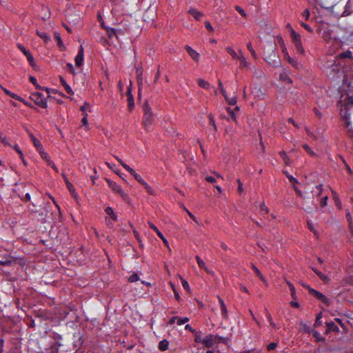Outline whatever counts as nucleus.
Listing matches in <instances>:
<instances>
[{
	"mask_svg": "<svg viewBox=\"0 0 353 353\" xmlns=\"http://www.w3.org/2000/svg\"><path fill=\"white\" fill-rule=\"evenodd\" d=\"M195 258L200 268L203 269L207 273H211L209 269L205 266V262L199 256H196Z\"/></svg>",
	"mask_w": 353,
	"mask_h": 353,
	"instance_id": "b1692460",
	"label": "nucleus"
},
{
	"mask_svg": "<svg viewBox=\"0 0 353 353\" xmlns=\"http://www.w3.org/2000/svg\"><path fill=\"white\" fill-rule=\"evenodd\" d=\"M276 347H277V343H271L269 345H268L267 350L268 351H271V350H274Z\"/></svg>",
	"mask_w": 353,
	"mask_h": 353,
	"instance_id": "e2e57ef3",
	"label": "nucleus"
},
{
	"mask_svg": "<svg viewBox=\"0 0 353 353\" xmlns=\"http://www.w3.org/2000/svg\"><path fill=\"white\" fill-rule=\"evenodd\" d=\"M32 208L29 206V210H30V212L31 213H33V214H34V213H39V215L41 216V220H42L43 222H47V221H48V220H47V219H46V214L44 216V214H43V212H40L39 210H37L36 209V208H35L36 206H35V205H34V203H32Z\"/></svg>",
	"mask_w": 353,
	"mask_h": 353,
	"instance_id": "aec40b11",
	"label": "nucleus"
},
{
	"mask_svg": "<svg viewBox=\"0 0 353 353\" xmlns=\"http://www.w3.org/2000/svg\"><path fill=\"white\" fill-rule=\"evenodd\" d=\"M107 34L110 39H112L114 37L117 38V30L114 28H105Z\"/></svg>",
	"mask_w": 353,
	"mask_h": 353,
	"instance_id": "c756f323",
	"label": "nucleus"
},
{
	"mask_svg": "<svg viewBox=\"0 0 353 353\" xmlns=\"http://www.w3.org/2000/svg\"><path fill=\"white\" fill-rule=\"evenodd\" d=\"M327 199H328V197L327 196H325L321 199L320 204H321V207H325L327 205Z\"/></svg>",
	"mask_w": 353,
	"mask_h": 353,
	"instance_id": "774afa93",
	"label": "nucleus"
},
{
	"mask_svg": "<svg viewBox=\"0 0 353 353\" xmlns=\"http://www.w3.org/2000/svg\"><path fill=\"white\" fill-rule=\"evenodd\" d=\"M341 58H352V52L350 50H347L345 52H342L340 54L339 56Z\"/></svg>",
	"mask_w": 353,
	"mask_h": 353,
	"instance_id": "de8ad7c7",
	"label": "nucleus"
},
{
	"mask_svg": "<svg viewBox=\"0 0 353 353\" xmlns=\"http://www.w3.org/2000/svg\"><path fill=\"white\" fill-rule=\"evenodd\" d=\"M226 341V338L214 334H208L204 338L203 345L208 348H210L214 345L219 344L221 343H225Z\"/></svg>",
	"mask_w": 353,
	"mask_h": 353,
	"instance_id": "7ed1b4c3",
	"label": "nucleus"
},
{
	"mask_svg": "<svg viewBox=\"0 0 353 353\" xmlns=\"http://www.w3.org/2000/svg\"><path fill=\"white\" fill-rule=\"evenodd\" d=\"M228 103L230 105H234L236 103V97H234L230 99L228 97V100H226Z\"/></svg>",
	"mask_w": 353,
	"mask_h": 353,
	"instance_id": "13d9d810",
	"label": "nucleus"
},
{
	"mask_svg": "<svg viewBox=\"0 0 353 353\" xmlns=\"http://www.w3.org/2000/svg\"><path fill=\"white\" fill-rule=\"evenodd\" d=\"M285 57L288 60V61L290 64L292 65L293 66L296 67V62L289 56V54H288L287 52L285 54Z\"/></svg>",
	"mask_w": 353,
	"mask_h": 353,
	"instance_id": "09e8293b",
	"label": "nucleus"
},
{
	"mask_svg": "<svg viewBox=\"0 0 353 353\" xmlns=\"http://www.w3.org/2000/svg\"><path fill=\"white\" fill-rule=\"evenodd\" d=\"M266 311V316H267V318L270 323V325L273 327H275L276 325L274 323L273 321H272V318L270 315V314L268 312V311L267 310H265Z\"/></svg>",
	"mask_w": 353,
	"mask_h": 353,
	"instance_id": "bf43d9fd",
	"label": "nucleus"
},
{
	"mask_svg": "<svg viewBox=\"0 0 353 353\" xmlns=\"http://www.w3.org/2000/svg\"><path fill=\"white\" fill-rule=\"evenodd\" d=\"M303 148L307 151L311 156H315V152L309 147L307 144L303 145Z\"/></svg>",
	"mask_w": 353,
	"mask_h": 353,
	"instance_id": "864d4df0",
	"label": "nucleus"
},
{
	"mask_svg": "<svg viewBox=\"0 0 353 353\" xmlns=\"http://www.w3.org/2000/svg\"><path fill=\"white\" fill-rule=\"evenodd\" d=\"M205 181L210 183H214L216 181V179L213 176H205Z\"/></svg>",
	"mask_w": 353,
	"mask_h": 353,
	"instance_id": "338daca9",
	"label": "nucleus"
},
{
	"mask_svg": "<svg viewBox=\"0 0 353 353\" xmlns=\"http://www.w3.org/2000/svg\"><path fill=\"white\" fill-rule=\"evenodd\" d=\"M326 325L327 327V331H333L336 332H339V327L333 321L327 322Z\"/></svg>",
	"mask_w": 353,
	"mask_h": 353,
	"instance_id": "cd10ccee",
	"label": "nucleus"
},
{
	"mask_svg": "<svg viewBox=\"0 0 353 353\" xmlns=\"http://www.w3.org/2000/svg\"><path fill=\"white\" fill-rule=\"evenodd\" d=\"M321 317H322V313L319 312L316 316V321H315V323L314 325V327H318L319 325H320L321 324Z\"/></svg>",
	"mask_w": 353,
	"mask_h": 353,
	"instance_id": "603ef678",
	"label": "nucleus"
},
{
	"mask_svg": "<svg viewBox=\"0 0 353 353\" xmlns=\"http://www.w3.org/2000/svg\"><path fill=\"white\" fill-rule=\"evenodd\" d=\"M115 159L119 162V163L122 165V167L128 171V168H130L128 165H127L126 163H125L121 159H119V157H114Z\"/></svg>",
	"mask_w": 353,
	"mask_h": 353,
	"instance_id": "4d7b16f0",
	"label": "nucleus"
},
{
	"mask_svg": "<svg viewBox=\"0 0 353 353\" xmlns=\"http://www.w3.org/2000/svg\"><path fill=\"white\" fill-rule=\"evenodd\" d=\"M225 50L234 59H238L239 57H240L231 47H227Z\"/></svg>",
	"mask_w": 353,
	"mask_h": 353,
	"instance_id": "e433bc0d",
	"label": "nucleus"
},
{
	"mask_svg": "<svg viewBox=\"0 0 353 353\" xmlns=\"http://www.w3.org/2000/svg\"><path fill=\"white\" fill-rule=\"evenodd\" d=\"M252 268L256 273V274L259 276V278L265 284H267V281L265 280V277L263 276V274L261 273L259 270L256 268V266L252 263Z\"/></svg>",
	"mask_w": 353,
	"mask_h": 353,
	"instance_id": "393cba45",
	"label": "nucleus"
},
{
	"mask_svg": "<svg viewBox=\"0 0 353 353\" xmlns=\"http://www.w3.org/2000/svg\"><path fill=\"white\" fill-rule=\"evenodd\" d=\"M13 262L16 263L17 262L19 264L21 265L23 262V259L21 258H15L12 256H8V259L6 261H0V265H10Z\"/></svg>",
	"mask_w": 353,
	"mask_h": 353,
	"instance_id": "9b49d317",
	"label": "nucleus"
},
{
	"mask_svg": "<svg viewBox=\"0 0 353 353\" xmlns=\"http://www.w3.org/2000/svg\"><path fill=\"white\" fill-rule=\"evenodd\" d=\"M17 47L26 57L30 65L34 67L35 64H34V57L32 55V54L28 50H27L23 46H22L20 43L17 44Z\"/></svg>",
	"mask_w": 353,
	"mask_h": 353,
	"instance_id": "1a4fd4ad",
	"label": "nucleus"
},
{
	"mask_svg": "<svg viewBox=\"0 0 353 353\" xmlns=\"http://www.w3.org/2000/svg\"><path fill=\"white\" fill-rule=\"evenodd\" d=\"M37 34L46 43L50 40L48 35L45 32L37 30Z\"/></svg>",
	"mask_w": 353,
	"mask_h": 353,
	"instance_id": "f704fd0d",
	"label": "nucleus"
},
{
	"mask_svg": "<svg viewBox=\"0 0 353 353\" xmlns=\"http://www.w3.org/2000/svg\"><path fill=\"white\" fill-rule=\"evenodd\" d=\"M295 48H296V50L298 52H299L300 54H304V49L303 48V46H302V43H301V41H299V42H295V43H293Z\"/></svg>",
	"mask_w": 353,
	"mask_h": 353,
	"instance_id": "c9c22d12",
	"label": "nucleus"
},
{
	"mask_svg": "<svg viewBox=\"0 0 353 353\" xmlns=\"http://www.w3.org/2000/svg\"><path fill=\"white\" fill-rule=\"evenodd\" d=\"M208 119H209V121H210V124L213 126L214 130L216 132L217 130V128H216V125L215 124V121H214V117H213L212 114H210L208 115Z\"/></svg>",
	"mask_w": 353,
	"mask_h": 353,
	"instance_id": "3c124183",
	"label": "nucleus"
},
{
	"mask_svg": "<svg viewBox=\"0 0 353 353\" xmlns=\"http://www.w3.org/2000/svg\"><path fill=\"white\" fill-rule=\"evenodd\" d=\"M293 43L301 41V36L299 34L296 33L294 29H291V34H290Z\"/></svg>",
	"mask_w": 353,
	"mask_h": 353,
	"instance_id": "c85d7f7f",
	"label": "nucleus"
},
{
	"mask_svg": "<svg viewBox=\"0 0 353 353\" xmlns=\"http://www.w3.org/2000/svg\"><path fill=\"white\" fill-rule=\"evenodd\" d=\"M148 225H149V227L152 229L157 234V236L161 239V240L163 241V243L165 245H166V247L170 250V248L169 246V244H168V241H167V239L164 237V236L163 235V234L159 230V229L150 221H148Z\"/></svg>",
	"mask_w": 353,
	"mask_h": 353,
	"instance_id": "9d476101",
	"label": "nucleus"
},
{
	"mask_svg": "<svg viewBox=\"0 0 353 353\" xmlns=\"http://www.w3.org/2000/svg\"><path fill=\"white\" fill-rule=\"evenodd\" d=\"M188 13H190L193 17L197 20H201V17L203 16V14L196 9L191 8L188 10Z\"/></svg>",
	"mask_w": 353,
	"mask_h": 353,
	"instance_id": "412c9836",
	"label": "nucleus"
},
{
	"mask_svg": "<svg viewBox=\"0 0 353 353\" xmlns=\"http://www.w3.org/2000/svg\"><path fill=\"white\" fill-rule=\"evenodd\" d=\"M260 210L261 212H264L265 214H268L269 212V210H268V207L265 205L264 203H262L260 205Z\"/></svg>",
	"mask_w": 353,
	"mask_h": 353,
	"instance_id": "680f3d73",
	"label": "nucleus"
},
{
	"mask_svg": "<svg viewBox=\"0 0 353 353\" xmlns=\"http://www.w3.org/2000/svg\"><path fill=\"white\" fill-rule=\"evenodd\" d=\"M143 72L140 71L139 72L137 71V83H138V98L140 99L141 97V90H142V86H143Z\"/></svg>",
	"mask_w": 353,
	"mask_h": 353,
	"instance_id": "2eb2a0df",
	"label": "nucleus"
},
{
	"mask_svg": "<svg viewBox=\"0 0 353 353\" xmlns=\"http://www.w3.org/2000/svg\"><path fill=\"white\" fill-rule=\"evenodd\" d=\"M332 33L333 31L330 28H326L323 30L322 37L325 41H329L332 39Z\"/></svg>",
	"mask_w": 353,
	"mask_h": 353,
	"instance_id": "a211bd4d",
	"label": "nucleus"
},
{
	"mask_svg": "<svg viewBox=\"0 0 353 353\" xmlns=\"http://www.w3.org/2000/svg\"><path fill=\"white\" fill-rule=\"evenodd\" d=\"M283 173L285 174L286 177L288 179V180L292 183V185H293V188L296 192V194L300 196L303 197V194L301 191L296 186V184L299 183L298 180L292 176V175L289 174L288 172L284 171Z\"/></svg>",
	"mask_w": 353,
	"mask_h": 353,
	"instance_id": "0eeeda50",
	"label": "nucleus"
},
{
	"mask_svg": "<svg viewBox=\"0 0 353 353\" xmlns=\"http://www.w3.org/2000/svg\"><path fill=\"white\" fill-rule=\"evenodd\" d=\"M66 67H67L68 71L70 73H72L73 75H74L75 72H74V67H73L72 64L68 63H67Z\"/></svg>",
	"mask_w": 353,
	"mask_h": 353,
	"instance_id": "69168bd1",
	"label": "nucleus"
},
{
	"mask_svg": "<svg viewBox=\"0 0 353 353\" xmlns=\"http://www.w3.org/2000/svg\"><path fill=\"white\" fill-rule=\"evenodd\" d=\"M2 90L5 92L6 94L8 95L9 97L16 99V100H21V97L18 96L17 94L10 92L8 89L5 88H2Z\"/></svg>",
	"mask_w": 353,
	"mask_h": 353,
	"instance_id": "473e14b6",
	"label": "nucleus"
},
{
	"mask_svg": "<svg viewBox=\"0 0 353 353\" xmlns=\"http://www.w3.org/2000/svg\"><path fill=\"white\" fill-rule=\"evenodd\" d=\"M238 59L240 60L239 67L241 68H244L248 66L249 63L246 61L245 58L243 55H241Z\"/></svg>",
	"mask_w": 353,
	"mask_h": 353,
	"instance_id": "58836bf2",
	"label": "nucleus"
},
{
	"mask_svg": "<svg viewBox=\"0 0 353 353\" xmlns=\"http://www.w3.org/2000/svg\"><path fill=\"white\" fill-rule=\"evenodd\" d=\"M139 280V276L137 273H133L128 278V281L130 283H134Z\"/></svg>",
	"mask_w": 353,
	"mask_h": 353,
	"instance_id": "49530a36",
	"label": "nucleus"
},
{
	"mask_svg": "<svg viewBox=\"0 0 353 353\" xmlns=\"http://www.w3.org/2000/svg\"><path fill=\"white\" fill-rule=\"evenodd\" d=\"M217 298H218L219 302L220 305H221V310L222 315H223V316L224 318L227 319L228 318V311H227V309H226V306H225L223 301L222 300V299L219 296H217Z\"/></svg>",
	"mask_w": 353,
	"mask_h": 353,
	"instance_id": "4be33fe9",
	"label": "nucleus"
},
{
	"mask_svg": "<svg viewBox=\"0 0 353 353\" xmlns=\"http://www.w3.org/2000/svg\"><path fill=\"white\" fill-rule=\"evenodd\" d=\"M29 79H30V81L31 83H32L35 85V87H36V88H37V89L46 90V92L48 93V96H47V97H48V98H50V97H51L49 95L50 90L49 88H44V87H41V85H39L37 83V79H36V78H35V77H32V76H30V78H29Z\"/></svg>",
	"mask_w": 353,
	"mask_h": 353,
	"instance_id": "f3484780",
	"label": "nucleus"
},
{
	"mask_svg": "<svg viewBox=\"0 0 353 353\" xmlns=\"http://www.w3.org/2000/svg\"><path fill=\"white\" fill-rule=\"evenodd\" d=\"M128 172L132 174L134 178L140 183L141 184L145 189L146 190L147 192L152 196H156V193L154 190L150 187L142 178L140 175H139L132 168H128Z\"/></svg>",
	"mask_w": 353,
	"mask_h": 353,
	"instance_id": "20e7f679",
	"label": "nucleus"
},
{
	"mask_svg": "<svg viewBox=\"0 0 353 353\" xmlns=\"http://www.w3.org/2000/svg\"><path fill=\"white\" fill-rule=\"evenodd\" d=\"M185 49L193 60H194L196 62L199 61L200 55L196 50H193L189 46H185Z\"/></svg>",
	"mask_w": 353,
	"mask_h": 353,
	"instance_id": "4468645a",
	"label": "nucleus"
},
{
	"mask_svg": "<svg viewBox=\"0 0 353 353\" xmlns=\"http://www.w3.org/2000/svg\"><path fill=\"white\" fill-rule=\"evenodd\" d=\"M59 79H60V82H61V85L64 87L67 93H68L69 94H73L74 92H73L72 90L71 89L70 85L67 83V82L63 79V77L60 76Z\"/></svg>",
	"mask_w": 353,
	"mask_h": 353,
	"instance_id": "5701e85b",
	"label": "nucleus"
},
{
	"mask_svg": "<svg viewBox=\"0 0 353 353\" xmlns=\"http://www.w3.org/2000/svg\"><path fill=\"white\" fill-rule=\"evenodd\" d=\"M119 194L121 196L124 201L129 204L131 203V199H130L128 194L125 193L123 190Z\"/></svg>",
	"mask_w": 353,
	"mask_h": 353,
	"instance_id": "c03bdc74",
	"label": "nucleus"
},
{
	"mask_svg": "<svg viewBox=\"0 0 353 353\" xmlns=\"http://www.w3.org/2000/svg\"><path fill=\"white\" fill-rule=\"evenodd\" d=\"M105 212L107 214L110 215L111 216V218L114 221H117V216L116 214H114V212H113V210L112 208L110 207H107L105 209Z\"/></svg>",
	"mask_w": 353,
	"mask_h": 353,
	"instance_id": "72a5a7b5",
	"label": "nucleus"
},
{
	"mask_svg": "<svg viewBox=\"0 0 353 353\" xmlns=\"http://www.w3.org/2000/svg\"><path fill=\"white\" fill-rule=\"evenodd\" d=\"M194 341L197 343H202L203 345L204 338L201 336V332H197L194 334Z\"/></svg>",
	"mask_w": 353,
	"mask_h": 353,
	"instance_id": "2f4dec72",
	"label": "nucleus"
},
{
	"mask_svg": "<svg viewBox=\"0 0 353 353\" xmlns=\"http://www.w3.org/2000/svg\"><path fill=\"white\" fill-rule=\"evenodd\" d=\"M341 105L340 108V116L343 120L345 121V125L346 128H349L350 122L349 121L350 110L353 108V97L347 96L343 100H341L339 105Z\"/></svg>",
	"mask_w": 353,
	"mask_h": 353,
	"instance_id": "f257e3e1",
	"label": "nucleus"
},
{
	"mask_svg": "<svg viewBox=\"0 0 353 353\" xmlns=\"http://www.w3.org/2000/svg\"><path fill=\"white\" fill-rule=\"evenodd\" d=\"M41 157L43 159H44L48 163H49V161H50V159H49V157L48 155V154L46 152H41Z\"/></svg>",
	"mask_w": 353,
	"mask_h": 353,
	"instance_id": "0e129e2a",
	"label": "nucleus"
},
{
	"mask_svg": "<svg viewBox=\"0 0 353 353\" xmlns=\"http://www.w3.org/2000/svg\"><path fill=\"white\" fill-rule=\"evenodd\" d=\"M127 101H128V106L129 111H132L133 108H134V97L132 94V83H130V85L128 88L127 92Z\"/></svg>",
	"mask_w": 353,
	"mask_h": 353,
	"instance_id": "6e6552de",
	"label": "nucleus"
},
{
	"mask_svg": "<svg viewBox=\"0 0 353 353\" xmlns=\"http://www.w3.org/2000/svg\"><path fill=\"white\" fill-rule=\"evenodd\" d=\"M286 283L289 286L292 299H296V296L295 288H294V285H292V283H290L288 281H286Z\"/></svg>",
	"mask_w": 353,
	"mask_h": 353,
	"instance_id": "4c0bfd02",
	"label": "nucleus"
},
{
	"mask_svg": "<svg viewBox=\"0 0 353 353\" xmlns=\"http://www.w3.org/2000/svg\"><path fill=\"white\" fill-rule=\"evenodd\" d=\"M62 176L64 179V181L65 182V184L67 185V188H68V190L70 191V192L71 193V194L72 195L74 199L77 200L78 196H77V192H75V189H74V186L68 181V179H67L66 176H65V174L64 173H62Z\"/></svg>",
	"mask_w": 353,
	"mask_h": 353,
	"instance_id": "f8f14e48",
	"label": "nucleus"
},
{
	"mask_svg": "<svg viewBox=\"0 0 353 353\" xmlns=\"http://www.w3.org/2000/svg\"><path fill=\"white\" fill-rule=\"evenodd\" d=\"M352 12H353V0H348L343 12V15L347 16Z\"/></svg>",
	"mask_w": 353,
	"mask_h": 353,
	"instance_id": "6ab92c4d",
	"label": "nucleus"
},
{
	"mask_svg": "<svg viewBox=\"0 0 353 353\" xmlns=\"http://www.w3.org/2000/svg\"><path fill=\"white\" fill-rule=\"evenodd\" d=\"M280 79L283 81H287L289 83H292V79L290 77H288V76L285 73L281 74Z\"/></svg>",
	"mask_w": 353,
	"mask_h": 353,
	"instance_id": "5fc2aeb1",
	"label": "nucleus"
},
{
	"mask_svg": "<svg viewBox=\"0 0 353 353\" xmlns=\"http://www.w3.org/2000/svg\"><path fill=\"white\" fill-rule=\"evenodd\" d=\"M168 345L169 342L167 340L164 339L159 342L158 347L161 351H165L168 348Z\"/></svg>",
	"mask_w": 353,
	"mask_h": 353,
	"instance_id": "7c9ffc66",
	"label": "nucleus"
},
{
	"mask_svg": "<svg viewBox=\"0 0 353 353\" xmlns=\"http://www.w3.org/2000/svg\"><path fill=\"white\" fill-rule=\"evenodd\" d=\"M198 84L200 87L205 88V89H209V88H210L209 83L202 79H199L198 80Z\"/></svg>",
	"mask_w": 353,
	"mask_h": 353,
	"instance_id": "ea45409f",
	"label": "nucleus"
},
{
	"mask_svg": "<svg viewBox=\"0 0 353 353\" xmlns=\"http://www.w3.org/2000/svg\"><path fill=\"white\" fill-rule=\"evenodd\" d=\"M106 182L108 183L109 187L116 193L119 194L122 189L120 185L117 184L115 182L108 179H105Z\"/></svg>",
	"mask_w": 353,
	"mask_h": 353,
	"instance_id": "dca6fc26",
	"label": "nucleus"
},
{
	"mask_svg": "<svg viewBox=\"0 0 353 353\" xmlns=\"http://www.w3.org/2000/svg\"><path fill=\"white\" fill-rule=\"evenodd\" d=\"M312 333L313 336L316 339V341H325V338L321 336L317 331L312 330Z\"/></svg>",
	"mask_w": 353,
	"mask_h": 353,
	"instance_id": "79ce46f5",
	"label": "nucleus"
},
{
	"mask_svg": "<svg viewBox=\"0 0 353 353\" xmlns=\"http://www.w3.org/2000/svg\"><path fill=\"white\" fill-rule=\"evenodd\" d=\"M81 123L83 125L88 126V114L86 112H84L83 117L81 120Z\"/></svg>",
	"mask_w": 353,
	"mask_h": 353,
	"instance_id": "052dcab7",
	"label": "nucleus"
},
{
	"mask_svg": "<svg viewBox=\"0 0 353 353\" xmlns=\"http://www.w3.org/2000/svg\"><path fill=\"white\" fill-rule=\"evenodd\" d=\"M84 52L82 46H80L77 55L75 57L76 65L80 67L82 65L83 62Z\"/></svg>",
	"mask_w": 353,
	"mask_h": 353,
	"instance_id": "ddd939ff",
	"label": "nucleus"
},
{
	"mask_svg": "<svg viewBox=\"0 0 353 353\" xmlns=\"http://www.w3.org/2000/svg\"><path fill=\"white\" fill-rule=\"evenodd\" d=\"M54 39L57 41V45L59 48L63 47V43L59 33L54 32Z\"/></svg>",
	"mask_w": 353,
	"mask_h": 353,
	"instance_id": "a18cd8bd",
	"label": "nucleus"
},
{
	"mask_svg": "<svg viewBox=\"0 0 353 353\" xmlns=\"http://www.w3.org/2000/svg\"><path fill=\"white\" fill-rule=\"evenodd\" d=\"M307 290L311 295L314 296L316 299L321 301L327 306L330 305L331 301H330V299H327L324 294H323L320 292L316 291L310 287H307Z\"/></svg>",
	"mask_w": 353,
	"mask_h": 353,
	"instance_id": "423d86ee",
	"label": "nucleus"
},
{
	"mask_svg": "<svg viewBox=\"0 0 353 353\" xmlns=\"http://www.w3.org/2000/svg\"><path fill=\"white\" fill-rule=\"evenodd\" d=\"M26 131H27L30 139L32 140L34 147L39 148V144H41V142L28 129H26Z\"/></svg>",
	"mask_w": 353,
	"mask_h": 353,
	"instance_id": "bb28decb",
	"label": "nucleus"
},
{
	"mask_svg": "<svg viewBox=\"0 0 353 353\" xmlns=\"http://www.w3.org/2000/svg\"><path fill=\"white\" fill-rule=\"evenodd\" d=\"M247 48L250 52L252 57L255 59H257V54L256 52L254 51V48H252V43L250 42L247 44Z\"/></svg>",
	"mask_w": 353,
	"mask_h": 353,
	"instance_id": "37998d69",
	"label": "nucleus"
},
{
	"mask_svg": "<svg viewBox=\"0 0 353 353\" xmlns=\"http://www.w3.org/2000/svg\"><path fill=\"white\" fill-rule=\"evenodd\" d=\"M143 119H142V125L144 127L146 131H148L150 126L152 125L154 121L155 115L150 107L149 102L148 100H145L143 105Z\"/></svg>",
	"mask_w": 353,
	"mask_h": 353,
	"instance_id": "f03ea898",
	"label": "nucleus"
},
{
	"mask_svg": "<svg viewBox=\"0 0 353 353\" xmlns=\"http://www.w3.org/2000/svg\"><path fill=\"white\" fill-rule=\"evenodd\" d=\"M317 276L325 283H328L330 281V279L326 276L325 274H324L323 273H322L321 272H317Z\"/></svg>",
	"mask_w": 353,
	"mask_h": 353,
	"instance_id": "a19ab883",
	"label": "nucleus"
},
{
	"mask_svg": "<svg viewBox=\"0 0 353 353\" xmlns=\"http://www.w3.org/2000/svg\"><path fill=\"white\" fill-rule=\"evenodd\" d=\"M30 99L33 101L37 105L42 108H48L47 98H46L42 93L38 92L32 93L30 96Z\"/></svg>",
	"mask_w": 353,
	"mask_h": 353,
	"instance_id": "39448f33",
	"label": "nucleus"
},
{
	"mask_svg": "<svg viewBox=\"0 0 353 353\" xmlns=\"http://www.w3.org/2000/svg\"><path fill=\"white\" fill-rule=\"evenodd\" d=\"M301 26L304 28L307 31H308L310 33H312L313 32V30L312 28L307 23H304V22H301Z\"/></svg>",
	"mask_w": 353,
	"mask_h": 353,
	"instance_id": "6e6d98bb",
	"label": "nucleus"
},
{
	"mask_svg": "<svg viewBox=\"0 0 353 353\" xmlns=\"http://www.w3.org/2000/svg\"><path fill=\"white\" fill-rule=\"evenodd\" d=\"M279 154L284 161L285 165H290L291 160L290 157L287 155L286 152L284 150H282L279 152Z\"/></svg>",
	"mask_w": 353,
	"mask_h": 353,
	"instance_id": "a878e982",
	"label": "nucleus"
},
{
	"mask_svg": "<svg viewBox=\"0 0 353 353\" xmlns=\"http://www.w3.org/2000/svg\"><path fill=\"white\" fill-rule=\"evenodd\" d=\"M235 10L244 18H246L247 17V14L245 13V12L244 11V10L239 6H235Z\"/></svg>",
	"mask_w": 353,
	"mask_h": 353,
	"instance_id": "8fccbe9b",
	"label": "nucleus"
}]
</instances>
